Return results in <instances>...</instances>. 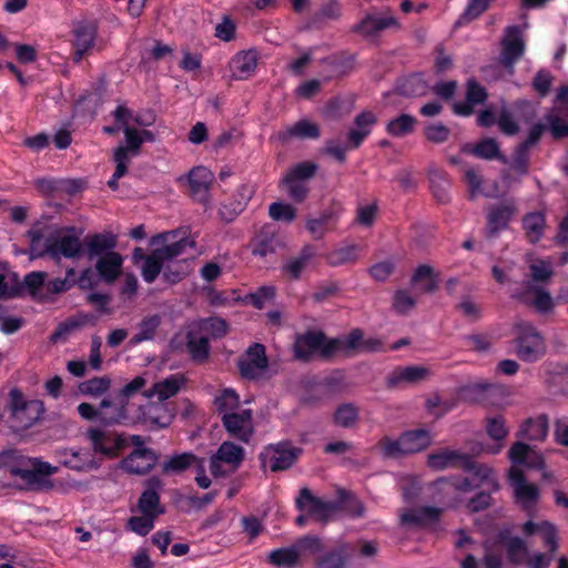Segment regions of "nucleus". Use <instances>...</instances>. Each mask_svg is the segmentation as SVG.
<instances>
[{"mask_svg":"<svg viewBox=\"0 0 568 568\" xmlns=\"http://www.w3.org/2000/svg\"><path fill=\"white\" fill-rule=\"evenodd\" d=\"M525 44L517 27H509L503 41L501 62L513 72L514 63L523 55Z\"/></svg>","mask_w":568,"mask_h":568,"instance_id":"nucleus-25","label":"nucleus"},{"mask_svg":"<svg viewBox=\"0 0 568 568\" xmlns=\"http://www.w3.org/2000/svg\"><path fill=\"white\" fill-rule=\"evenodd\" d=\"M515 334L516 354L521 361L532 363L545 355V338L534 325L519 322L515 325Z\"/></svg>","mask_w":568,"mask_h":568,"instance_id":"nucleus-9","label":"nucleus"},{"mask_svg":"<svg viewBox=\"0 0 568 568\" xmlns=\"http://www.w3.org/2000/svg\"><path fill=\"white\" fill-rule=\"evenodd\" d=\"M375 122L376 118L369 111L362 112L356 116L355 125L348 134L349 142L354 148H357L371 133L372 126L375 124Z\"/></svg>","mask_w":568,"mask_h":568,"instance_id":"nucleus-40","label":"nucleus"},{"mask_svg":"<svg viewBox=\"0 0 568 568\" xmlns=\"http://www.w3.org/2000/svg\"><path fill=\"white\" fill-rule=\"evenodd\" d=\"M114 118L119 128L123 130L125 143L119 145L113 153L115 171L108 182L109 186L113 190L118 186L116 181L126 174L131 158L140 153L143 142H153L155 140L154 134L145 130V128L151 126L155 122L153 111L141 110L133 113L124 105H119L114 111Z\"/></svg>","mask_w":568,"mask_h":568,"instance_id":"nucleus-2","label":"nucleus"},{"mask_svg":"<svg viewBox=\"0 0 568 568\" xmlns=\"http://www.w3.org/2000/svg\"><path fill=\"white\" fill-rule=\"evenodd\" d=\"M258 53L254 49L243 50L234 54L229 62L232 79L246 80L251 78L257 68Z\"/></svg>","mask_w":568,"mask_h":568,"instance_id":"nucleus-23","label":"nucleus"},{"mask_svg":"<svg viewBox=\"0 0 568 568\" xmlns=\"http://www.w3.org/2000/svg\"><path fill=\"white\" fill-rule=\"evenodd\" d=\"M415 124V118L408 114H402L387 123L386 131L392 136L400 138L413 132Z\"/></svg>","mask_w":568,"mask_h":568,"instance_id":"nucleus-56","label":"nucleus"},{"mask_svg":"<svg viewBox=\"0 0 568 568\" xmlns=\"http://www.w3.org/2000/svg\"><path fill=\"white\" fill-rule=\"evenodd\" d=\"M516 207L514 203H503L493 207L488 214V230L490 233H497L505 230L513 215L515 214Z\"/></svg>","mask_w":568,"mask_h":568,"instance_id":"nucleus-37","label":"nucleus"},{"mask_svg":"<svg viewBox=\"0 0 568 568\" xmlns=\"http://www.w3.org/2000/svg\"><path fill=\"white\" fill-rule=\"evenodd\" d=\"M85 437L91 446V452L101 460L118 457L126 446V440L121 434L101 427H89Z\"/></svg>","mask_w":568,"mask_h":568,"instance_id":"nucleus-10","label":"nucleus"},{"mask_svg":"<svg viewBox=\"0 0 568 568\" xmlns=\"http://www.w3.org/2000/svg\"><path fill=\"white\" fill-rule=\"evenodd\" d=\"M440 515V509L434 507L414 508L400 515L402 523L409 527L434 526Z\"/></svg>","mask_w":568,"mask_h":568,"instance_id":"nucleus-32","label":"nucleus"},{"mask_svg":"<svg viewBox=\"0 0 568 568\" xmlns=\"http://www.w3.org/2000/svg\"><path fill=\"white\" fill-rule=\"evenodd\" d=\"M239 367L245 378L261 377L267 368L265 347L258 343L250 346L244 357L239 362Z\"/></svg>","mask_w":568,"mask_h":568,"instance_id":"nucleus-18","label":"nucleus"},{"mask_svg":"<svg viewBox=\"0 0 568 568\" xmlns=\"http://www.w3.org/2000/svg\"><path fill=\"white\" fill-rule=\"evenodd\" d=\"M487 94L483 87L470 80L467 83V94L465 103H456L454 105L455 113L460 115H469L476 104L483 103Z\"/></svg>","mask_w":568,"mask_h":568,"instance_id":"nucleus-42","label":"nucleus"},{"mask_svg":"<svg viewBox=\"0 0 568 568\" xmlns=\"http://www.w3.org/2000/svg\"><path fill=\"white\" fill-rule=\"evenodd\" d=\"M506 554L510 564L515 566L523 565L529 555L527 541L518 536L509 537L506 540Z\"/></svg>","mask_w":568,"mask_h":568,"instance_id":"nucleus-49","label":"nucleus"},{"mask_svg":"<svg viewBox=\"0 0 568 568\" xmlns=\"http://www.w3.org/2000/svg\"><path fill=\"white\" fill-rule=\"evenodd\" d=\"M358 409L353 404L339 405L334 413V423L343 428H349L357 422Z\"/></svg>","mask_w":568,"mask_h":568,"instance_id":"nucleus-58","label":"nucleus"},{"mask_svg":"<svg viewBox=\"0 0 568 568\" xmlns=\"http://www.w3.org/2000/svg\"><path fill=\"white\" fill-rule=\"evenodd\" d=\"M214 404L220 413H237L240 408L239 395L232 388H224L215 396Z\"/></svg>","mask_w":568,"mask_h":568,"instance_id":"nucleus-52","label":"nucleus"},{"mask_svg":"<svg viewBox=\"0 0 568 568\" xmlns=\"http://www.w3.org/2000/svg\"><path fill=\"white\" fill-rule=\"evenodd\" d=\"M318 135L320 130L317 125L305 119L287 126L284 131L280 132V138L283 140H287L291 138L315 139Z\"/></svg>","mask_w":568,"mask_h":568,"instance_id":"nucleus-45","label":"nucleus"},{"mask_svg":"<svg viewBox=\"0 0 568 568\" xmlns=\"http://www.w3.org/2000/svg\"><path fill=\"white\" fill-rule=\"evenodd\" d=\"M138 418L148 428H165L171 424L173 414L165 403H149L141 407Z\"/></svg>","mask_w":568,"mask_h":568,"instance_id":"nucleus-24","label":"nucleus"},{"mask_svg":"<svg viewBox=\"0 0 568 568\" xmlns=\"http://www.w3.org/2000/svg\"><path fill=\"white\" fill-rule=\"evenodd\" d=\"M128 404L124 403L116 396V399L113 402L110 398H104L101 402L102 415H101V424L103 425H115V424H126L129 422L128 416Z\"/></svg>","mask_w":568,"mask_h":568,"instance_id":"nucleus-33","label":"nucleus"},{"mask_svg":"<svg viewBox=\"0 0 568 568\" xmlns=\"http://www.w3.org/2000/svg\"><path fill=\"white\" fill-rule=\"evenodd\" d=\"M0 470L24 485H33L40 475H52L55 468L48 463L26 457L17 449H6L0 453Z\"/></svg>","mask_w":568,"mask_h":568,"instance_id":"nucleus-7","label":"nucleus"},{"mask_svg":"<svg viewBox=\"0 0 568 568\" xmlns=\"http://www.w3.org/2000/svg\"><path fill=\"white\" fill-rule=\"evenodd\" d=\"M508 456L511 462L508 476L513 488L514 501L520 509L530 515L536 510L540 498V490L537 485L526 479L521 467L541 469L544 467L542 456L521 442H517L511 446Z\"/></svg>","mask_w":568,"mask_h":568,"instance_id":"nucleus-3","label":"nucleus"},{"mask_svg":"<svg viewBox=\"0 0 568 568\" xmlns=\"http://www.w3.org/2000/svg\"><path fill=\"white\" fill-rule=\"evenodd\" d=\"M209 342L210 339L203 333L194 332V327L189 325L186 346L192 359L196 362L206 359L210 351Z\"/></svg>","mask_w":568,"mask_h":568,"instance_id":"nucleus-43","label":"nucleus"},{"mask_svg":"<svg viewBox=\"0 0 568 568\" xmlns=\"http://www.w3.org/2000/svg\"><path fill=\"white\" fill-rule=\"evenodd\" d=\"M162 481L158 477H152L148 480L146 488L142 493L138 501V510L142 515H148L156 518L164 513V507L160 501V490L162 489Z\"/></svg>","mask_w":568,"mask_h":568,"instance_id":"nucleus-20","label":"nucleus"},{"mask_svg":"<svg viewBox=\"0 0 568 568\" xmlns=\"http://www.w3.org/2000/svg\"><path fill=\"white\" fill-rule=\"evenodd\" d=\"M222 420L229 434L242 442H247L253 434L251 409L226 413L223 415Z\"/></svg>","mask_w":568,"mask_h":568,"instance_id":"nucleus-19","label":"nucleus"},{"mask_svg":"<svg viewBox=\"0 0 568 568\" xmlns=\"http://www.w3.org/2000/svg\"><path fill=\"white\" fill-rule=\"evenodd\" d=\"M252 245H253L252 253L255 256L266 257L271 254H274L278 248H281L284 245V243L274 233L272 226L265 225L256 234V236L253 240Z\"/></svg>","mask_w":568,"mask_h":568,"instance_id":"nucleus-28","label":"nucleus"},{"mask_svg":"<svg viewBox=\"0 0 568 568\" xmlns=\"http://www.w3.org/2000/svg\"><path fill=\"white\" fill-rule=\"evenodd\" d=\"M161 252L154 250L150 255H144L142 248H135L133 260L136 264L141 263L142 277L145 282L152 283L161 272L164 262Z\"/></svg>","mask_w":568,"mask_h":568,"instance_id":"nucleus-30","label":"nucleus"},{"mask_svg":"<svg viewBox=\"0 0 568 568\" xmlns=\"http://www.w3.org/2000/svg\"><path fill=\"white\" fill-rule=\"evenodd\" d=\"M111 386V379L108 376L93 377L79 384L78 389L82 395L99 397L106 393Z\"/></svg>","mask_w":568,"mask_h":568,"instance_id":"nucleus-51","label":"nucleus"},{"mask_svg":"<svg viewBox=\"0 0 568 568\" xmlns=\"http://www.w3.org/2000/svg\"><path fill=\"white\" fill-rule=\"evenodd\" d=\"M317 165L313 162H301L290 169L282 180L287 195L296 203L303 202L310 192L307 181L315 174Z\"/></svg>","mask_w":568,"mask_h":568,"instance_id":"nucleus-12","label":"nucleus"},{"mask_svg":"<svg viewBox=\"0 0 568 568\" xmlns=\"http://www.w3.org/2000/svg\"><path fill=\"white\" fill-rule=\"evenodd\" d=\"M395 23L392 17L367 16L356 26L355 30L365 37H373L378 31L392 27Z\"/></svg>","mask_w":568,"mask_h":568,"instance_id":"nucleus-46","label":"nucleus"},{"mask_svg":"<svg viewBox=\"0 0 568 568\" xmlns=\"http://www.w3.org/2000/svg\"><path fill=\"white\" fill-rule=\"evenodd\" d=\"M338 343V352H351V351H374L379 346L378 342L364 341L363 333L359 329L352 331L346 337L339 339H333Z\"/></svg>","mask_w":568,"mask_h":568,"instance_id":"nucleus-39","label":"nucleus"},{"mask_svg":"<svg viewBox=\"0 0 568 568\" xmlns=\"http://www.w3.org/2000/svg\"><path fill=\"white\" fill-rule=\"evenodd\" d=\"M268 215L272 220L291 223L296 217V209L286 202H273L268 206Z\"/></svg>","mask_w":568,"mask_h":568,"instance_id":"nucleus-60","label":"nucleus"},{"mask_svg":"<svg viewBox=\"0 0 568 568\" xmlns=\"http://www.w3.org/2000/svg\"><path fill=\"white\" fill-rule=\"evenodd\" d=\"M520 530L526 538L539 535L545 547L548 548V554L539 550H529V555L523 565L527 568H549L552 555L559 548L558 529L556 525L549 520H534L529 518L521 526Z\"/></svg>","mask_w":568,"mask_h":568,"instance_id":"nucleus-6","label":"nucleus"},{"mask_svg":"<svg viewBox=\"0 0 568 568\" xmlns=\"http://www.w3.org/2000/svg\"><path fill=\"white\" fill-rule=\"evenodd\" d=\"M75 283V272L69 268L64 278H53L45 283V290L50 294H59L70 290Z\"/></svg>","mask_w":568,"mask_h":568,"instance_id":"nucleus-64","label":"nucleus"},{"mask_svg":"<svg viewBox=\"0 0 568 568\" xmlns=\"http://www.w3.org/2000/svg\"><path fill=\"white\" fill-rule=\"evenodd\" d=\"M175 237L176 232H166L158 234L151 239V245H164L163 247L155 248L158 252L162 253L161 256L164 261L179 256L189 244V241L185 239L172 242Z\"/></svg>","mask_w":568,"mask_h":568,"instance_id":"nucleus-31","label":"nucleus"},{"mask_svg":"<svg viewBox=\"0 0 568 568\" xmlns=\"http://www.w3.org/2000/svg\"><path fill=\"white\" fill-rule=\"evenodd\" d=\"M11 417L18 428H28L40 419L44 412L42 402L38 399L24 400L18 389L10 392Z\"/></svg>","mask_w":568,"mask_h":568,"instance_id":"nucleus-14","label":"nucleus"},{"mask_svg":"<svg viewBox=\"0 0 568 568\" xmlns=\"http://www.w3.org/2000/svg\"><path fill=\"white\" fill-rule=\"evenodd\" d=\"M195 456L189 453L171 456L162 466L166 474L181 473L193 465Z\"/></svg>","mask_w":568,"mask_h":568,"instance_id":"nucleus-61","label":"nucleus"},{"mask_svg":"<svg viewBox=\"0 0 568 568\" xmlns=\"http://www.w3.org/2000/svg\"><path fill=\"white\" fill-rule=\"evenodd\" d=\"M548 129L555 138L568 136V87H561L554 108L546 115Z\"/></svg>","mask_w":568,"mask_h":568,"instance_id":"nucleus-17","label":"nucleus"},{"mask_svg":"<svg viewBox=\"0 0 568 568\" xmlns=\"http://www.w3.org/2000/svg\"><path fill=\"white\" fill-rule=\"evenodd\" d=\"M47 273L31 272L24 276L23 285L34 298H43L41 290L45 287Z\"/></svg>","mask_w":568,"mask_h":568,"instance_id":"nucleus-62","label":"nucleus"},{"mask_svg":"<svg viewBox=\"0 0 568 568\" xmlns=\"http://www.w3.org/2000/svg\"><path fill=\"white\" fill-rule=\"evenodd\" d=\"M300 453L301 449L287 443L271 445L261 453V460L264 468L277 471L291 467Z\"/></svg>","mask_w":568,"mask_h":568,"instance_id":"nucleus-15","label":"nucleus"},{"mask_svg":"<svg viewBox=\"0 0 568 568\" xmlns=\"http://www.w3.org/2000/svg\"><path fill=\"white\" fill-rule=\"evenodd\" d=\"M296 506L303 513L296 518V524L300 526L305 524L307 517L316 521H327L344 513L354 517L364 514L362 504L347 493H342L339 500H324L313 496L307 488H303L296 498Z\"/></svg>","mask_w":568,"mask_h":568,"instance_id":"nucleus-5","label":"nucleus"},{"mask_svg":"<svg viewBox=\"0 0 568 568\" xmlns=\"http://www.w3.org/2000/svg\"><path fill=\"white\" fill-rule=\"evenodd\" d=\"M429 374L428 368L424 366H406L394 369L387 377L389 386H399L403 384L416 383L426 378Z\"/></svg>","mask_w":568,"mask_h":568,"instance_id":"nucleus-35","label":"nucleus"},{"mask_svg":"<svg viewBox=\"0 0 568 568\" xmlns=\"http://www.w3.org/2000/svg\"><path fill=\"white\" fill-rule=\"evenodd\" d=\"M335 219L333 211H325L318 217H311L306 221V229L311 235L318 240L324 236L327 231V225Z\"/></svg>","mask_w":568,"mask_h":568,"instance_id":"nucleus-59","label":"nucleus"},{"mask_svg":"<svg viewBox=\"0 0 568 568\" xmlns=\"http://www.w3.org/2000/svg\"><path fill=\"white\" fill-rule=\"evenodd\" d=\"M32 258L49 255L54 260L61 256L78 257L82 252L80 233L74 227L34 226L28 232Z\"/></svg>","mask_w":568,"mask_h":568,"instance_id":"nucleus-4","label":"nucleus"},{"mask_svg":"<svg viewBox=\"0 0 568 568\" xmlns=\"http://www.w3.org/2000/svg\"><path fill=\"white\" fill-rule=\"evenodd\" d=\"M529 272L534 282L546 283L554 274L552 262L539 257L530 258Z\"/></svg>","mask_w":568,"mask_h":568,"instance_id":"nucleus-54","label":"nucleus"},{"mask_svg":"<svg viewBox=\"0 0 568 568\" xmlns=\"http://www.w3.org/2000/svg\"><path fill=\"white\" fill-rule=\"evenodd\" d=\"M413 285L416 290L422 292L434 291L436 287V278L432 268L427 265H420L413 276Z\"/></svg>","mask_w":568,"mask_h":568,"instance_id":"nucleus-57","label":"nucleus"},{"mask_svg":"<svg viewBox=\"0 0 568 568\" xmlns=\"http://www.w3.org/2000/svg\"><path fill=\"white\" fill-rule=\"evenodd\" d=\"M548 434V422L545 416L525 422L518 435L529 440H544Z\"/></svg>","mask_w":568,"mask_h":568,"instance_id":"nucleus-47","label":"nucleus"},{"mask_svg":"<svg viewBox=\"0 0 568 568\" xmlns=\"http://www.w3.org/2000/svg\"><path fill=\"white\" fill-rule=\"evenodd\" d=\"M433 436L427 429H415L403 433L397 439L385 437L378 442L376 448L388 458L418 453L430 445Z\"/></svg>","mask_w":568,"mask_h":568,"instance_id":"nucleus-8","label":"nucleus"},{"mask_svg":"<svg viewBox=\"0 0 568 568\" xmlns=\"http://www.w3.org/2000/svg\"><path fill=\"white\" fill-rule=\"evenodd\" d=\"M322 550V542L317 537H304L295 545L274 549L270 552V562L276 567L291 568L306 552L317 554Z\"/></svg>","mask_w":568,"mask_h":568,"instance_id":"nucleus-13","label":"nucleus"},{"mask_svg":"<svg viewBox=\"0 0 568 568\" xmlns=\"http://www.w3.org/2000/svg\"><path fill=\"white\" fill-rule=\"evenodd\" d=\"M58 460L77 471H92L101 466V459L87 448H64L57 450Z\"/></svg>","mask_w":568,"mask_h":568,"instance_id":"nucleus-16","label":"nucleus"},{"mask_svg":"<svg viewBox=\"0 0 568 568\" xmlns=\"http://www.w3.org/2000/svg\"><path fill=\"white\" fill-rule=\"evenodd\" d=\"M156 463V455L149 448H136L122 460V467L131 474H144Z\"/></svg>","mask_w":568,"mask_h":568,"instance_id":"nucleus-29","label":"nucleus"},{"mask_svg":"<svg viewBox=\"0 0 568 568\" xmlns=\"http://www.w3.org/2000/svg\"><path fill=\"white\" fill-rule=\"evenodd\" d=\"M243 457L244 452L242 447L230 442H224L217 449L216 454L211 458V473L215 476L222 474L220 470V463H225L235 468L242 463Z\"/></svg>","mask_w":568,"mask_h":568,"instance_id":"nucleus-27","label":"nucleus"},{"mask_svg":"<svg viewBox=\"0 0 568 568\" xmlns=\"http://www.w3.org/2000/svg\"><path fill=\"white\" fill-rule=\"evenodd\" d=\"M123 258L116 252H109L101 256L97 264L99 275L105 282H113L121 273Z\"/></svg>","mask_w":568,"mask_h":568,"instance_id":"nucleus-36","label":"nucleus"},{"mask_svg":"<svg viewBox=\"0 0 568 568\" xmlns=\"http://www.w3.org/2000/svg\"><path fill=\"white\" fill-rule=\"evenodd\" d=\"M213 181V173L205 166L194 168L189 174V183L194 199L205 201Z\"/></svg>","mask_w":568,"mask_h":568,"instance_id":"nucleus-34","label":"nucleus"},{"mask_svg":"<svg viewBox=\"0 0 568 568\" xmlns=\"http://www.w3.org/2000/svg\"><path fill=\"white\" fill-rule=\"evenodd\" d=\"M253 193L254 190L252 186L242 185L237 190L234 203H232V209H230L227 204H223L219 211L220 216L226 222L233 221L245 209Z\"/></svg>","mask_w":568,"mask_h":568,"instance_id":"nucleus-38","label":"nucleus"},{"mask_svg":"<svg viewBox=\"0 0 568 568\" xmlns=\"http://www.w3.org/2000/svg\"><path fill=\"white\" fill-rule=\"evenodd\" d=\"M98 27L95 22H80L73 30L74 60L80 61L95 45Z\"/></svg>","mask_w":568,"mask_h":568,"instance_id":"nucleus-26","label":"nucleus"},{"mask_svg":"<svg viewBox=\"0 0 568 568\" xmlns=\"http://www.w3.org/2000/svg\"><path fill=\"white\" fill-rule=\"evenodd\" d=\"M186 383V378L181 373L172 374L152 385L143 395L148 399L156 398L164 403L166 399L175 396Z\"/></svg>","mask_w":568,"mask_h":568,"instance_id":"nucleus-22","label":"nucleus"},{"mask_svg":"<svg viewBox=\"0 0 568 568\" xmlns=\"http://www.w3.org/2000/svg\"><path fill=\"white\" fill-rule=\"evenodd\" d=\"M515 296L523 303L532 306L537 312L547 314L555 307V300L550 293L531 283H527L523 291L517 292Z\"/></svg>","mask_w":568,"mask_h":568,"instance_id":"nucleus-21","label":"nucleus"},{"mask_svg":"<svg viewBox=\"0 0 568 568\" xmlns=\"http://www.w3.org/2000/svg\"><path fill=\"white\" fill-rule=\"evenodd\" d=\"M427 464L435 470L460 467L467 476L443 477L433 484L435 498L446 506H458L468 494L477 487L487 485L490 490L498 491L500 486L494 469L487 464L476 463L466 454L444 448L428 456Z\"/></svg>","mask_w":568,"mask_h":568,"instance_id":"nucleus-1","label":"nucleus"},{"mask_svg":"<svg viewBox=\"0 0 568 568\" xmlns=\"http://www.w3.org/2000/svg\"><path fill=\"white\" fill-rule=\"evenodd\" d=\"M314 248L312 246H305L302 248L300 254L291 258L283 267L284 272L292 278H298L303 271L310 265L314 257Z\"/></svg>","mask_w":568,"mask_h":568,"instance_id":"nucleus-48","label":"nucleus"},{"mask_svg":"<svg viewBox=\"0 0 568 568\" xmlns=\"http://www.w3.org/2000/svg\"><path fill=\"white\" fill-rule=\"evenodd\" d=\"M429 182L434 196L440 203H446L449 200V181L443 172L433 170L429 173Z\"/></svg>","mask_w":568,"mask_h":568,"instance_id":"nucleus-55","label":"nucleus"},{"mask_svg":"<svg viewBox=\"0 0 568 568\" xmlns=\"http://www.w3.org/2000/svg\"><path fill=\"white\" fill-rule=\"evenodd\" d=\"M465 181L468 185L470 197L473 199L479 195L493 197L498 194L496 186L489 189L483 185L480 175L471 168L465 170Z\"/></svg>","mask_w":568,"mask_h":568,"instance_id":"nucleus-50","label":"nucleus"},{"mask_svg":"<svg viewBox=\"0 0 568 568\" xmlns=\"http://www.w3.org/2000/svg\"><path fill=\"white\" fill-rule=\"evenodd\" d=\"M523 226L530 242H537L545 229V216L539 212L527 214L523 220Z\"/></svg>","mask_w":568,"mask_h":568,"instance_id":"nucleus-53","label":"nucleus"},{"mask_svg":"<svg viewBox=\"0 0 568 568\" xmlns=\"http://www.w3.org/2000/svg\"><path fill=\"white\" fill-rule=\"evenodd\" d=\"M338 343L327 341L321 332H307L297 336L294 343L295 357L307 361L313 356L329 357L337 353Z\"/></svg>","mask_w":568,"mask_h":568,"instance_id":"nucleus-11","label":"nucleus"},{"mask_svg":"<svg viewBox=\"0 0 568 568\" xmlns=\"http://www.w3.org/2000/svg\"><path fill=\"white\" fill-rule=\"evenodd\" d=\"M161 323L160 316L153 315L142 321L139 327V332L133 337L134 343H141L144 341L152 339Z\"/></svg>","mask_w":568,"mask_h":568,"instance_id":"nucleus-63","label":"nucleus"},{"mask_svg":"<svg viewBox=\"0 0 568 568\" xmlns=\"http://www.w3.org/2000/svg\"><path fill=\"white\" fill-rule=\"evenodd\" d=\"M116 244V239L112 234H97L88 240V256L90 260L94 257H101L109 252H113L112 248Z\"/></svg>","mask_w":568,"mask_h":568,"instance_id":"nucleus-44","label":"nucleus"},{"mask_svg":"<svg viewBox=\"0 0 568 568\" xmlns=\"http://www.w3.org/2000/svg\"><path fill=\"white\" fill-rule=\"evenodd\" d=\"M190 325L194 327V332L203 333L209 339L223 337L227 333V324L220 317L193 321Z\"/></svg>","mask_w":568,"mask_h":568,"instance_id":"nucleus-41","label":"nucleus"}]
</instances>
